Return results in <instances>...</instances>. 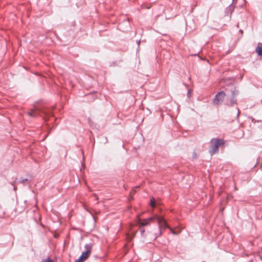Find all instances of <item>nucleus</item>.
Segmentation results:
<instances>
[{
  "label": "nucleus",
  "mask_w": 262,
  "mask_h": 262,
  "mask_svg": "<svg viewBox=\"0 0 262 262\" xmlns=\"http://www.w3.org/2000/svg\"><path fill=\"white\" fill-rule=\"evenodd\" d=\"M211 146L209 152L211 155H213L219 150V147L223 146L225 144V141L223 139L213 138L210 141Z\"/></svg>",
  "instance_id": "obj_1"
},
{
  "label": "nucleus",
  "mask_w": 262,
  "mask_h": 262,
  "mask_svg": "<svg viewBox=\"0 0 262 262\" xmlns=\"http://www.w3.org/2000/svg\"><path fill=\"white\" fill-rule=\"evenodd\" d=\"M92 246L90 244H87L85 246V252L82 253V255L76 261V262H83L86 260L90 256L92 251Z\"/></svg>",
  "instance_id": "obj_2"
},
{
  "label": "nucleus",
  "mask_w": 262,
  "mask_h": 262,
  "mask_svg": "<svg viewBox=\"0 0 262 262\" xmlns=\"http://www.w3.org/2000/svg\"><path fill=\"white\" fill-rule=\"evenodd\" d=\"M226 96L224 92L221 91L219 92L215 96L214 99L213 100V103L214 104L219 105L221 104Z\"/></svg>",
  "instance_id": "obj_3"
},
{
  "label": "nucleus",
  "mask_w": 262,
  "mask_h": 262,
  "mask_svg": "<svg viewBox=\"0 0 262 262\" xmlns=\"http://www.w3.org/2000/svg\"><path fill=\"white\" fill-rule=\"evenodd\" d=\"M155 217H157V214H154L152 216L148 219H144L143 220L141 219H139L138 223L141 227L146 226L149 225L151 222L155 220Z\"/></svg>",
  "instance_id": "obj_4"
},
{
  "label": "nucleus",
  "mask_w": 262,
  "mask_h": 262,
  "mask_svg": "<svg viewBox=\"0 0 262 262\" xmlns=\"http://www.w3.org/2000/svg\"><path fill=\"white\" fill-rule=\"evenodd\" d=\"M155 220H157L159 228L161 229L162 228H169L166 221L164 220L163 216H159L157 214V217H155Z\"/></svg>",
  "instance_id": "obj_5"
},
{
  "label": "nucleus",
  "mask_w": 262,
  "mask_h": 262,
  "mask_svg": "<svg viewBox=\"0 0 262 262\" xmlns=\"http://www.w3.org/2000/svg\"><path fill=\"white\" fill-rule=\"evenodd\" d=\"M256 52L260 56H262V45H259L256 48Z\"/></svg>",
  "instance_id": "obj_6"
},
{
  "label": "nucleus",
  "mask_w": 262,
  "mask_h": 262,
  "mask_svg": "<svg viewBox=\"0 0 262 262\" xmlns=\"http://www.w3.org/2000/svg\"><path fill=\"white\" fill-rule=\"evenodd\" d=\"M150 205L152 208H154L156 206L155 199L153 198L150 200Z\"/></svg>",
  "instance_id": "obj_7"
},
{
  "label": "nucleus",
  "mask_w": 262,
  "mask_h": 262,
  "mask_svg": "<svg viewBox=\"0 0 262 262\" xmlns=\"http://www.w3.org/2000/svg\"><path fill=\"white\" fill-rule=\"evenodd\" d=\"M28 114L30 116H31V117L35 116V112L34 110H32L31 112H28Z\"/></svg>",
  "instance_id": "obj_8"
},
{
  "label": "nucleus",
  "mask_w": 262,
  "mask_h": 262,
  "mask_svg": "<svg viewBox=\"0 0 262 262\" xmlns=\"http://www.w3.org/2000/svg\"><path fill=\"white\" fill-rule=\"evenodd\" d=\"M135 192H136V191L135 189H133L132 191H130V192L129 193V196L131 199H133V196Z\"/></svg>",
  "instance_id": "obj_9"
},
{
  "label": "nucleus",
  "mask_w": 262,
  "mask_h": 262,
  "mask_svg": "<svg viewBox=\"0 0 262 262\" xmlns=\"http://www.w3.org/2000/svg\"><path fill=\"white\" fill-rule=\"evenodd\" d=\"M169 228L170 229V230L171 231V232H172L173 234H174V235L177 234V233H176L175 232V231H174L172 229H171V228H169Z\"/></svg>",
  "instance_id": "obj_10"
},
{
  "label": "nucleus",
  "mask_w": 262,
  "mask_h": 262,
  "mask_svg": "<svg viewBox=\"0 0 262 262\" xmlns=\"http://www.w3.org/2000/svg\"><path fill=\"white\" fill-rule=\"evenodd\" d=\"M42 262H54L53 260L50 259L45 260Z\"/></svg>",
  "instance_id": "obj_11"
},
{
  "label": "nucleus",
  "mask_w": 262,
  "mask_h": 262,
  "mask_svg": "<svg viewBox=\"0 0 262 262\" xmlns=\"http://www.w3.org/2000/svg\"><path fill=\"white\" fill-rule=\"evenodd\" d=\"M141 232H142V234H143L144 231H145L144 229H141Z\"/></svg>",
  "instance_id": "obj_12"
},
{
  "label": "nucleus",
  "mask_w": 262,
  "mask_h": 262,
  "mask_svg": "<svg viewBox=\"0 0 262 262\" xmlns=\"http://www.w3.org/2000/svg\"><path fill=\"white\" fill-rule=\"evenodd\" d=\"M94 195L96 196V200H98V198L97 196H96L95 195Z\"/></svg>",
  "instance_id": "obj_13"
}]
</instances>
